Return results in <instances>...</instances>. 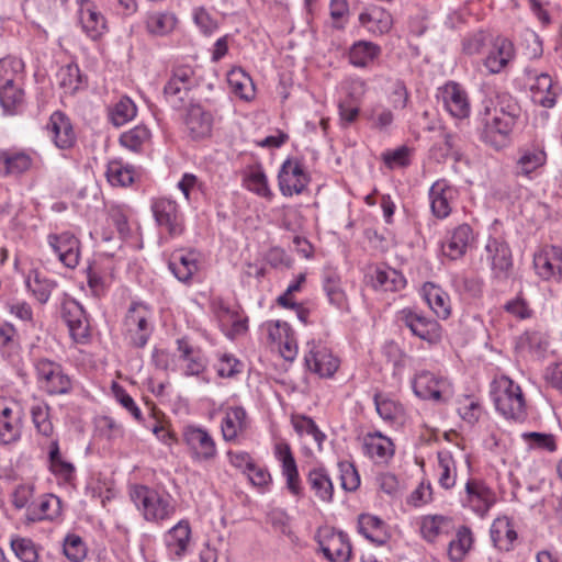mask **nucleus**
I'll list each match as a JSON object with an SVG mask.
<instances>
[{"mask_svg":"<svg viewBox=\"0 0 562 562\" xmlns=\"http://www.w3.org/2000/svg\"><path fill=\"white\" fill-rule=\"evenodd\" d=\"M323 554L330 562H348L351 557V544L342 531L331 532L319 540Z\"/></svg>","mask_w":562,"mask_h":562,"instance_id":"15","label":"nucleus"},{"mask_svg":"<svg viewBox=\"0 0 562 562\" xmlns=\"http://www.w3.org/2000/svg\"><path fill=\"white\" fill-rule=\"evenodd\" d=\"M191 89L188 86L169 79L164 88L166 99L175 104H181Z\"/></svg>","mask_w":562,"mask_h":562,"instance_id":"61","label":"nucleus"},{"mask_svg":"<svg viewBox=\"0 0 562 562\" xmlns=\"http://www.w3.org/2000/svg\"><path fill=\"white\" fill-rule=\"evenodd\" d=\"M465 493L468 503L480 516H484L495 503L494 492L480 480H469Z\"/></svg>","mask_w":562,"mask_h":562,"instance_id":"20","label":"nucleus"},{"mask_svg":"<svg viewBox=\"0 0 562 562\" xmlns=\"http://www.w3.org/2000/svg\"><path fill=\"white\" fill-rule=\"evenodd\" d=\"M184 122L191 138L202 139L211 135L212 115L200 104H191L189 106Z\"/></svg>","mask_w":562,"mask_h":562,"instance_id":"21","label":"nucleus"},{"mask_svg":"<svg viewBox=\"0 0 562 562\" xmlns=\"http://www.w3.org/2000/svg\"><path fill=\"white\" fill-rule=\"evenodd\" d=\"M10 544L15 557L22 562H38V547L30 538L14 537Z\"/></svg>","mask_w":562,"mask_h":562,"instance_id":"44","label":"nucleus"},{"mask_svg":"<svg viewBox=\"0 0 562 562\" xmlns=\"http://www.w3.org/2000/svg\"><path fill=\"white\" fill-rule=\"evenodd\" d=\"M276 453L278 458L282 461V471L283 474L286 476V484L289 490L295 495L299 494V472L290 446L288 443L277 445Z\"/></svg>","mask_w":562,"mask_h":562,"instance_id":"30","label":"nucleus"},{"mask_svg":"<svg viewBox=\"0 0 562 562\" xmlns=\"http://www.w3.org/2000/svg\"><path fill=\"white\" fill-rule=\"evenodd\" d=\"M458 198V190L447 180H437L429 190L432 214L438 218H446L452 211V204Z\"/></svg>","mask_w":562,"mask_h":562,"instance_id":"10","label":"nucleus"},{"mask_svg":"<svg viewBox=\"0 0 562 562\" xmlns=\"http://www.w3.org/2000/svg\"><path fill=\"white\" fill-rule=\"evenodd\" d=\"M439 484L449 490L456 484V462L450 451H439L438 454Z\"/></svg>","mask_w":562,"mask_h":562,"instance_id":"40","label":"nucleus"},{"mask_svg":"<svg viewBox=\"0 0 562 562\" xmlns=\"http://www.w3.org/2000/svg\"><path fill=\"white\" fill-rule=\"evenodd\" d=\"M56 77L60 88H63L66 93L72 94L80 88L81 74L76 64L71 63L60 67Z\"/></svg>","mask_w":562,"mask_h":562,"instance_id":"43","label":"nucleus"},{"mask_svg":"<svg viewBox=\"0 0 562 562\" xmlns=\"http://www.w3.org/2000/svg\"><path fill=\"white\" fill-rule=\"evenodd\" d=\"M381 54V47L369 41L355 42L349 48L348 58L355 67H368Z\"/></svg>","mask_w":562,"mask_h":562,"instance_id":"29","label":"nucleus"},{"mask_svg":"<svg viewBox=\"0 0 562 562\" xmlns=\"http://www.w3.org/2000/svg\"><path fill=\"white\" fill-rule=\"evenodd\" d=\"M66 1L67 0H26V4L31 11L47 16L54 14Z\"/></svg>","mask_w":562,"mask_h":562,"instance_id":"60","label":"nucleus"},{"mask_svg":"<svg viewBox=\"0 0 562 562\" xmlns=\"http://www.w3.org/2000/svg\"><path fill=\"white\" fill-rule=\"evenodd\" d=\"M48 244L67 268L74 269L78 266L80 241L74 234L68 232L59 235L52 234L48 236Z\"/></svg>","mask_w":562,"mask_h":562,"instance_id":"11","label":"nucleus"},{"mask_svg":"<svg viewBox=\"0 0 562 562\" xmlns=\"http://www.w3.org/2000/svg\"><path fill=\"white\" fill-rule=\"evenodd\" d=\"M21 60L5 57L0 59V86L14 83L16 75L22 70Z\"/></svg>","mask_w":562,"mask_h":562,"instance_id":"57","label":"nucleus"},{"mask_svg":"<svg viewBox=\"0 0 562 562\" xmlns=\"http://www.w3.org/2000/svg\"><path fill=\"white\" fill-rule=\"evenodd\" d=\"M221 428L225 441H236L248 428L246 411L240 406L227 408Z\"/></svg>","mask_w":562,"mask_h":562,"instance_id":"23","label":"nucleus"},{"mask_svg":"<svg viewBox=\"0 0 562 562\" xmlns=\"http://www.w3.org/2000/svg\"><path fill=\"white\" fill-rule=\"evenodd\" d=\"M55 285V282L41 278L37 272L34 273V279L29 277L26 280V286L32 291L40 303H46L48 301Z\"/></svg>","mask_w":562,"mask_h":562,"instance_id":"53","label":"nucleus"},{"mask_svg":"<svg viewBox=\"0 0 562 562\" xmlns=\"http://www.w3.org/2000/svg\"><path fill=\"white\" fill-rule=\"evenodd\" d=\"M35 371L40 387L48 395H64L72 391V380L59 363L42 358L36 361Z\"/></svg>","mask_w":562,"mask_h":562,"instance_id":"4","label":"nucleus"},{"mask_svg":"<svg viewBox=\"0 0 562 562\" xmlns=\"http://www.w3.org/2000/svg\"><path fill=\"white\" fill-rule=\"evenodd\" d=\"M63 552L71 562H81L87 555V548L81 537L69 533L64 539Z\"/></svg>","mask_w":562,"mask_h":562,"instance_id":"51","label":"nucleus"},{"mask_svg":"<svg viewBox=\"0 0 562 562\" xmlns=\"http://www.w3.org/2000/svg\"><path fill=\"white\" fill-rule=\"evenodd\" d=\"M546 162V153L542 150H527L518 159L520 172L529 175Z\"/></svg>","mask_w":562,"mask_h":562,"instance_id":"55","label":"nucleus"},{"mask_svg":"<svg viewBox=\"0 0 562 562\" xmlns=\"http://www.w3.org/2000/svg\"><path fill=\"white\" fill-rule=\"evenodd\" d=\"M169 269L179 281H190L192 276L198 271V252L194 250L187 252L176 250L171 255Z\"/></svg>","mask_w":562,"mask_h":562,"instance_id":"22","label":"nucleus"},{"mask_svg":"<svg viewBox=\"0 0 562 562\" xmlns=\"http://www.w3.org/2000/svg\"><path fill=\"white\" fill-rule=\"evenodd\" d=\"M520 109L515 101H504L499 106L492 100L485 101L479 112L482 123L481 139L495 149L504 148L509 144L510 134L519 117Z\"/></svg>","mask_w":562,"mask_h":562,"instance_id":"1","label":"nucleus"},{"mask_svg":"<svg viewBox=\"0 0 562 562\" xmlns=\"http://www.w3.org/2000/svg\"><path fill=\"white\" fill-rule=\"evenodd\" d=\"M374 404L378 414L387 422L394 420L401 413V406L394 401L382 398L380 394L374 395Z\"/></svg>","mask_w":562,"mask_h":562,"instance_id":"59","label":"nucleus"},{"mask_svg":"<svg viewBox=\"0 0 562 562\" xmlns=\"http://www.w3.org/2000/svg\"><path fill=\"white\" fill-rule=\"evenodd\" d=\"M513 57V44L506 40L501 38L495 43V50L491 52L485 58L484 65L491 74L499 72Z\"/></svg>","mask_w":562,"mask_h":562,"instance_id":"33","label":"nucleus"},{"mask_svg":"<svg viewBox=\"0 0 562 562\" xmlns=\"http://www.w3.org/2000/svg\"><path fill=\"white\" fill-rule=\"evenodd\" d=\"M486 251L490 255L491 268L494 278L506 280L513 268L512 251L507 244L496 239L486 245Z\"/></svg>","mask_w":562,"mask_h":562,"instance_id":"18","label":"nucleus"},{"mask_svg":"<svg viewBox=\"0 0 562 562\" xmlns=\"http://www.w3.org/2000/svg\"><path fill=\"white\" fill-rule=\"evenodd\" d=\"M293 426L300 435L306 434L312 436L321 449L323 441L326 439V436L323 431L319 430L312 418L306 416L297 417L293 420Z\"/></svg>","mask_w":562,"mask_h":562,"instance_id":"54","label":"nucleus"},{"mask_svg":"<svg viewBox=\"0 0 562 562\" xmlns=\"http://www.w3.org/2000/svg\"><path fill=\"white\" fill-rule=\"evenodd\" d=\"M496 409L507 419L522 422L527 416L526 401L520 386L510 379L503 380V384L494 392Z\"/></svg>","mask_w":562,"mask_h":562,"instance_id":"3","label":"nucleus"},{"mask_svg":"<svg viewBox=\"0 0 562 562\" xmlns=\"http://www.w3.org/2000/svg\"><path fill=\"white\" fill-rule=\"evenodd\" d=\"M491 537L496 547L509 551L514 541L517 539V532L507 517L497 518L491 528Z\"/></svg>","mask_w":562,"mask_h":562,"instance_id":"32","label":"nucleus"},{"mask_svg":"<svg viewBox=\"0 0 562 562\" xmlns=\"http://www.w3.org/2000/svg\"><path fill=\"white\" fill-rule=\"evenodd\" d=\"M228 83L233 92L239 98L250 100L254 97L251 79L243 70H232L228 74Z\"/></svg>","mask_w":562,"mask_h":562,"instance_id":"48","label":"nucleus"},{"mask_svg":"<svg viewBox=\"0 0 562 562\" xmlns=\"http://www.w3.org/2000/svg\"><path fill=\"white\" fill-rule=\"evenodd\" d=\"M48 404L41 402L31 407L32 422L38 434L44 437H50L54 432V426L49 415Z\"/></svg>","mask_w":562,"mask_h":562,"instance_id":"42","label":"nucleus"},{"mask_svg":"<svg viewBox=\"0 0 562 562\" xmlns=\"http://www.w3.org/2000/svg\"><path fill=\"white\" fill-rule=\"evenodd\" d=\"M47 131L54 144L60 149L70 148L76 143V134L70 120L60 111L50 115Z\"/></svg>","mask_w":562,"mask_h":562,"instance_id":"17","label":"nucleus"},{"mask_svg":"<svg viewBox=\"0 0 562 562\" xmlns=\"http://www.w3.org/2000/svg\"><path fill=\"white\" fill-rule=\"evenodd\" d=\"M474 233L469 224L457 226L450 234L448 240L442 244V254L452 260L465 255L474 243Z\"/></svg>","mask_w":562,"mask_h":562,"instance_id":"14","label":"nucleus"},{"mask_svg":"<svg viewBox=\"0 0 562 562\" xmlns=\"http://www.w3.org/2000/svg\"><path fill=\"white\" fill-rule=\"evenodd\" d=\"M149 139L150 131L145 125H137L120 136L121 145L133 151H139Z\"/></svg>","mask_w":562,"mask_h":562,"instance_id":"45","label":"nucleus"},{"mask_svg":"<svg viewBox=\"0 0 562 562\" xmlns=\"http://www.w3.org/2000/svg\"><path fill=\"white\" fill-rule=\"evenodd\" d=\"M443 380H438L432 373L423 371L413 381L415 394L423 400H440Z\"/></svg>","mask_w":562,"mask_h":562,"instance_id":"26","label":"nucleus"},{"mask_svg":"<svg viewBox=\"0 0 562 562\" xmlns=\"http://www.w3.org/2000/svg\"><path fill=\"white\" fill-rule=\"evenodd\" d=\"M186 443L193 451L195 458L210 460L215 457L216 448L212 437L202 428L188 426L183 431Z\"/></svg>","mask_w":562,"mask_h":562,"instance_id":"16","label":"nucleus"},{"mask_svg":"<svg viewBox=\"0 0 562 562\" xmlns=\"http://www.w3.org/2000/svg\"><path fill=\"white\" fill-rule=\"evenodd\" d=\"M280 191L283 195L300 194L306 188L310 178L303 166L296 161L286 159L278 175Z\"/></svg>","mask_w":562,"mask_h":562,"instance_id":"7","label":"nucleus"},{"mask_svg":"<svg viewBox=\"0 0 562 562\" xmlns=\"http://www.w3.org/2000/svg\"><path fill=\"white\" fill-rule=\"evenodd\" d=\"M406 280L398 271L394 269H376L373 278L374 288L384 291H397L405 286Z\"/></svg>","mask_w":562,"mask_h":562,"instance_id":"38","label":"nucleus"},{"mask_svg":"<svg viewBox=\"0 0 562 562\" xmlns=\"http://www.w3.org/2000/svg\"><path fill=\"white\" fill-rule=\"evenodd\" d=\"M341 487L345 491H356L360 484V477L356 468L349 462L339 463Z\"/></svg>","mask_w":562,"mask_h":562,"instance_id":"58","label":"nucleus"},{"mask_svg":"<svg viewBox=\"0 0 562 562\" xmlns=\"http://www.w3.org/2000/svg\"><path fill=\"white\" fill-rule=\"evenodd\" d=\"M175 15L166 12H153L146 18V29L155 36H164L170 33L176 26Z\"/></svg>","mask_w":562,"mask_h":562,"instance_id":"36","label":"nucleus"},{"mask_svg":"<svg viewBox=\"0 0 562 562\" xmlns=\"http://www.w3.org/2000/svg\"><path fill=\"white\" fill-rule=\"evenodd\" d=\"M359 532L376 546L386 543L389 536L385 524L376 516L362 514L358 519Z\"/></svg>","mask_w":562,"mask_h":562,"instance_id":"27","label":"nucleus"},{"mask_svg":"<svg viewBox=\"0 0 562 562\" xmlns=\"http://www.w3.org/2000/svg\"><path fill=\"white\" fill-rule=\"evenodd\" d=\"M151 210L157 224L165 227L171 236L182 233V216L175 201L158 199L153 203Z\"/></svg>","mask_w":562,"mask_h":562,"instance_id":"12","label":"nucleus"},{"mask_svg":"<svg viewBox=\"0 0 562 562\" xmlns=\"http://www.w3.org/2000/svg\"><path fill=\"white\" fill-rule=\"evenodd\" d=\"M329 10L330 16L334 20L333 26L337 30H342L345 24L341 20L349 14L347 0H330Z\"/></svg>","mask_w":562,"mask_h":562,"instance_id":"62","label":"nucleus"},{"mask_svg":"<svg viewBox=\"0 0 562 562\" xmlns=\"http://www.w3.org/2000/svg\"><path fill=\"white\" fill-rule=\"evenodd\" d=\"M363 449L376 462L385 461L394 453L392 441L381 434L368 435L364 438Z\"/></svg>","mask_w":562,"mask_h":562,"instance_id":"31","label":"nucleus"},{"mask_svg":"<svg viewBox=\"0 0 562 562\" xmlns=\"http://www.w3.org/2000/svg\"><path fill=\"white\" fill-rule=\"evenodd\" d=\"M136 112L134 102L124 97L110 110V120L115 126H122L133 120Z\"/></svg>","mask_w":562,"mask_h":562,"instance_id":"47","label":"nucleus"},{"mask_svg":"<svg viewBox=\"0 0 562 562\" xmlns=\"http://www.w3.org/2000/svg\"><path fill=\"white\" fill-rule=\"evenodd\" d=\"M470 528L462 526L458 529L456 538L449 542L448 554L452 561H461L472 546Z\"/></svg>","mask_w":562,"mask_h":562,"instance_id":"39","label":"nucleus"},{"mask_svg":"<svg viewBox=\"0 0 562 562\" xmlns=\"http://www.w3.org/2000/svg\"><path fill=\"white\" fill-rule=\"evenodd\" d=\"M451 519L442 515L426 516L422 519L420 532L427 541H435L451 529Z\"/></svg>","mask_w":562,"mask_h":562,"instance_id":"34","label":"nucleus"},{"mask_svg":"<svg viewBox=\"0 0 562 562\" xmlns=\"http://www.w3.org/2000/svg\"><path fill=\"white\" fill-rule=\"evenodd\" d=\"M324 291L329 302L341 307L346 301L345 292L340 286V280L335 274H329L324 280Z\"/></svg>","mask_w":562,"mask_h":562,"instance_id":"56","label":"nucleus"},{"mask_svg":"<svg viewBox=\"0 0 562 562\" xmlns=\"http://www.w3.org/2000/svg\"><path fill=\"white\" fill-rule=\"evenodd\" d=\"M148 318L149 311L145 305L137 302L131 304L124 319V326L126 338L136 348H143L153 333Z\"/></svg>","mask_w":562,"mask_h":562,"instance_id":"5","label":"nucleus"},{"mask_svg":"<svg viewBox=\"0 0 562 562\" xmlns=\"http://www.w3.org/2000/svg\"><path fill=\"white\" fill-rule=\"evenodd\" d=\"M307 346L310 349L304 358L307 369L322 378L334 375L339 367L337 358H335L326 347L317 345L314 341L308 342Z\"/></svg>","mask_w":562,"mask_h":562,"instance_id":"9","label":"nucleus"},{"mask_svg":"<svg viewBox=\"0 0 562 562\" xmlns=\"http://www.w3.org/2000/svg\"><path fill=\"white\" fill-rule=\"evenodd\" d=\"M24 92L14 83L0 86V104L8 114H15L23 105Z\"/></svg>","mask_w":562,"mask_h":562,"instance_id":"37","label":"nucleus"},{"mask_svg":"<svg viewBox=\"0 0 562 562\" xmlns=\"http://www.w3.org/2000/svg\"><path fill=\"white\" fill-rule=\"evenodd\" d=\"M80 22L83 31L92 40H97L105 29V20L102 14L92 9H82L80 11Z\"/></svg>","mask_w":562,"mask_h":562,"instance_id":"41","label":"nucleus"},{"mask_svg":"<svg viewBox=\"0 0 562 562\" xmlns=\"http://www.w3.org/2000/svg\"><path fill=\"white\" fill-rule=\"evenodd\" d=\"M426 302L434 313L446 319L451 313L449 295L438 285L427 282L423 286Z\"/></svg>","mask_w":562,"mask_h":562,"instance_id":"28","label":"nucleus"},{"mask_svg":"<svg viewBox=\"0 0 562 562\" xmlns=\"http://www.w3.org/2000/svg\"><path fill=\"white\" fill-rule=\"evenodd\" d=\"M268 521L271 524L276 531L281 532L288 537L292 536L289 524L290 518L285 513L281 510H272L268 516Z\"/></svg>","mask_w":562,"mask_h":562,"instance_id":"63","label":"nucleus"},{"mask_svg":"<svg viewBox=\"0 0 562 562\" xmlns=\"http://www.w3.org/2000/svg\"><path fill=\"white\" fill-rule=\"evenodd\" d=\"M445 104L449 113L454 117L464 119L470 114V103L467 93L454 82L446 87Z\"/></svg>","mask_w":562,"mask_h":562,"instance_id":"25","label":"nucleus"},{"mask_svg":"<svg viewBox=\"0 0 562 562\" xmlns=\"http://www.w3.org/2000/svg\"><path fill=\"white\" fill-rule=\"evenodd\" d=\"M554 265V257L551 256L549 246L542 248L533 256V266L537 274L543 280H549L552 277L558 276Z\"/></svg>","mask_w":562,"mask_h":562,"instance_id":"49","label":"nucleus"},{"mask_svg":"<svg viewBox=\"0 0 562 562\" xmlns=\"http://www.w3.org/2000/svg\"><path fill=\"white\" fill-rule=\"evenodd\" d=\"M245 186L247 187L248 190L255 192L260 196L267 199L272 198V192L269 189L267 177L260 168L251 170L248 173V176L245 179Z\"/></svg>","mask_w":562,"mask_h":562,"instance_id":"52","label":"nucleus"},{"mask_svg":"<svg viewBox=\"0 0 562 562\" xmlns=\"http://www.w3.org/2000/svg\"><path fill=\"white\" fill-rule=\"evenodd\" d=\"M106 178L112 186L126 187L134 181V171L121 161H110L106 168Z\"/></svg>","mask_w":562,"mask_h":562,"instance_id":"46","label":"nucleus"},{"mask_svg":"<svg viewBox=\"0 0 562 562\" xmlns=\"http://www.w3.org/2000/svg\"><path fill=\"white\" fill-rule=\"evenodd\" d=\"M307 481L316 496L323 502H330L333 498V483L324 469H313L308 473Z\"/></svg>","mask_w":562,"mask_h":562,"instance_id":"35","label":"nucleus"},{"mask_svg":"<svg viewBox=\"0 0 562 562\" xmlns=\"http://www.w3.org/2000/svg\"><path fill=\"white\" fill-rule=\"evenodd\" d=\"M33 158L24 150H0V177H19L31 169Z\"/></svg>","mask_w":562,"mask_h":562,"instance_id":"19","label":"nucleus"},{"mask_svg":"<svg viewBox=\"0 0 562 562\" xmlns=\"http://www.w3.org/2000/svg\"><path fill=\"white\" fill-rule=\"evenodd\" d=\"M398 319L414 336L429 344H437L441 339V326L435 319L427 318L409 308L402 310L398 313Z\"/></svg>","mask_w":562,"mask_h":562,"instance_id":"6","label":"nucleus"},{"mask_svg":"<svg viewBox=\"0 0 562 562\" xmlns=\"http://www.w3.org/2000/svg\"><path fill=\"white\" fill-rule=\"evenodd\" d=\"M61 317L76 341H83L89 337V323L86 312L77 301L68 300L63 303Z\"/></svg>","mask_w":562,"mask_h":562,"instance_id":"13","label":"nucleus"},{"mask_svg":"<svg viewBox=\"0 0 562 562\" xmlns=\"http://www.w3.org/2000/svg\"><path fill=\"white\" fill-rule=\"evenodd\" d=\"M191 528L187 520H180L165 536L168 552L180 559L184 555L190 544Z\"/></svg>","mask_w":562,"mask_h":562,"instance_id":"24","label":"nucleus"},{"mask_svg":"<svg viewBox=\"0 0 562 562\" xmlns=\"http://www.w3.org/2000/svg\"><path fill=\"white\" fill-rule=\"evenodd\" d=\"M131 498L142 512L145 520L160 522L169 519L176 512L171 496L145 485H136L131 490Z\"/></svg>","mask_w":562,"mask_h":562,"instance_id":"2","label":"nucleus"},{"mask_svg":"<svg viewBox=\"0 0 562 562\" xmlns=\"http://www.w3.org/2000/svg\"><path fill=\"white\" fill-rule=\"evenodd\" d=\"M22 408L15 402H0V441L4 445L15 442L21 436Z\"/></svg>","mask_w":562,"mask_h":562,"instance_id":"8","label":"nucleus"},{"mask_svg":"<svg viewBox=\"0 0 562 562\" xmlns=\"http://www.w3.org/2000/svg\"><path fill=\"white\" fill-rule=\"evenodd\" d=\"M195 24L205 34L210 35L217 29V23L204 8H198L193 15Z\"/></svg>","mask_w":562,"mask_h":562,"instance_id":"64","label":"nucleus"},{"mask_svg":"<svg viewBox=\"0 0 562 562\" xmlns=\"http://www.w3.org/2000/svg\"><path fill=\"white\" fill-rule=\"evenodd\" d=\"M49 463L52 471L65 479H69L75 471L74 465L61 458L57 439L52 440L49 446Z\"/></svg>","mask_w":562,"mask_h":562,"instance_id":"50","label":"nucleus"}]
</instances>
